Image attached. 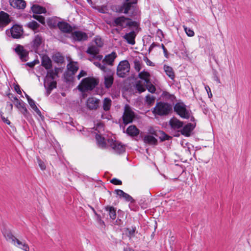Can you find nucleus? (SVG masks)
<instances>
[{
  "label": "nucleus",
  "instance_id": "f257e3e1",
  "mask_svg": "<svg viewBox=\"0 0 251 251\" xmlns=\"http://www.w3.org/2000/svg\"><path fill=\"white\" fill-rule=\"evenodd\" d=\"M2 233L6 240L15 247L24 251H29V247L25 241H22L17 239L12 233L9 228L4 227Z\"/></svg>",
  "mask_w": 251,
  "mask_h": 251
},
{
  "label": "nucleus",
  "instance_id": "f03ea898",
  "mask_svg": "<svg viewBox=\"0 0 251 251\" xmlns=\"http://www.w3.org/2000/svg\"><path fill=\"white\" fill-rule=\"evenodd\" d=\"M111 25L118 27L120 30L127 27H136L138 26L137 23L132 21L130 19L126 18L124 16L114 18L111 23Z\"/></svg>",
  "mask_w": 251,
  "mask_h": 251
},
{
  "label": "nucleus",
  "instance_id": "7ed1b4c3",
  "mask_svg": "<svg viewBox=\"0 0 251 251\" xmlns=\"http://www.w3.org/2000/svg\"><path fill=\"white\" fill-rule=\"evenodd\" d=\"M98 81L93 77H87L84 78L81 83L78 85V89L80 91L85 92L92 90L98 84Z\"/></svg>",
  "mask_w": 251,
  "mask_h": 251
},
{
  "label": "nucleus",
  "instance_id": "20e7f679",
  "mask_svg": "<svg viewBox=\"0 0 251 251\" xmlns=\"http://www.w3.org/2000/svg\"><path fill=\"white\" fill-rule=\"evenodd\" d=\"M172 105L165 102H160L156 104L154 108L153 112L158 115L163 116L167 115L172 110Z\"/></svg>",
  "mask_w": 251,
  "mask_h": 251
},
{
  "label": "nucleus",
  "instance_id": "39448f33",
  "mask_svg": "<svg viewBox=\"0 0 251 251\" xmlns=\"http://www.w3.org/2000/svg\"><path fill=\"white\" fill-rule=\"evenodd\" d=\"M138 76L140 79L144 80V84H143L142 81H138L136 84V88L137 90L140 93H142L146 90V87L144 86V84L149 83L150 81V75L148 72L143 71L139 74Z\"/></svg>",
  "mask_w": 251,
  "mask_h": 251
},
{
  "label": "nucleus",
  "instance_id": "423d86ee",
  "mask_svg": "<svg viewBox=\"0 0 251 251\" xmlns=\"http://www.w3.org/2000/svg\"><path fill=\"white\" fill-rule=\"evenodd\" d=\"M130 71V65L128 61H121L117 68V75L120 77H124Z\"/></svg>",
  "mask_w": 251,
  "mask_h": 251
},
{
  "label": "nucleus",
  "instance_id": "0eeeda50",
  "mask_svg": "<svg viewBox=\"0 0 251 251\" xmlns=\"http://www.w3.org/2000/svg\"><path fill=\"white\" fill-rule=\"evenodd\" d=\"M174 110L181 117L189 119L190 117V111L187 109L186 105L181 102L176 103L174 106Z\"/></svg>",
  "mask_w": 251,
  "mask_h": 251
},
{
  "label": "nucleus",
  "instance_id": "6e6552de",
  "mask_svg": "<svg viewBox=\"0 0 251 251\" xmlns=\"http://www.w3.org/2000/svg\"><path fill=\"white\" fill-rule=\"evenodd\" d=\"M108 145L117 153H121L125 151V147L121 143L114 140L112 138H108L107 140Z\"/></svg>",
  "mask_w": 251,
  "mask_h": 251
},
{
  "label": "nucleus",
  "instance_id": "1a4fd4ad",
  "mask_svg": "<svg viewBox=\"0 0 251 251\" xmlns=\"http://www.w3.org/2000/svg\"><path fill=\"white\" fill-rule=\"evenodd\" d=\"M134 118V113L131 108L127 105L125 106V111L123 116L124 124H127L131 123Z\"/></svg>",
  "mask_w": 251,
  "mask_h": 251
},
{
  "label": "nucleus",
  "instance_id": "9d476101",
  "mask_svg": "<svg viewBox=\"0 0 251 251\" xmlns=\"http://www.w3.org/2000/svg\"><path fill=\"white\" fill-rule=\"evenodd\" d=\"M129 0H126V2H125L122 5L119 6L116 9L117 12L127 14L131 8L133 7V4H135L136 0H133L131 2H128Z\"/></svg>",
  "mask_w": 251,
  "mask_h": 251
},
{
  "label": "nucleus",
  "instance_id": "9b49d317",
  "mask_svg": "<svg viewBox=\"0 0 251 251\" xmlns=\"http://www.w3.org/2000/svg\"><path fill=\"white\" fill-rule=\"evenodd\" d=\"M105 73V74L104 75V85L106 88H109L112 86V84L113 83V75L114 73L110 69L108 70L107 71H106Z\"/></svg>",
  "mask_w": 251,
  "mask_h": 251
},
{
  "label": "nucleus",
  "instance_id": "f8f14e48",
  "mask_svg": "<svg viewBox=\"0 0 251 251\" xmlns=\"http://www.w3.org/2000/svg\"><path fill=\"white\" fill-rule=\"evenodd\" d=\"M7 34L10 33L14 38H19L23 34L22 28L17 25H14L9 31H7Z\"/></svg>",
  "mask_w": 251,
  "mask_h": 251
},
{
  "label": "nucleus",
  "instance_id": "ddd939ff",
  "mask_svg": "<svg viewBox=\"0 0 251 251\" xmlns=\"http://www.w3.org/2000/svg\"><path fill=\"white\" fill-rule=\"evenodd\" d=\"M100 100L95 98L91 97L88 99L86 106L90 110L97 109L99 107Z\"/></svg>",
  "mask_w": 251,
  "mask_h": 251
},
{
  "label": "nucleus",
  "instance_id": "4468645a",
  "mask_svg": "<svg viewBox=\"0 0 251 251\" xmlns=\"http://www.w3.org/2000/svg\"><path fill=\"white\" fill-rule=\"evenodd\" d=\"M15 51L19 55L20 59L23 61H27L28 52L24 49L23 46L18 45L15 49Z\"/></svg>",
  "mask_w": 251,
  "mask_h": 251
},
{
  "label": "nucleus",
  "instance_id": "2eb2a0df",
  "mask_svg": "<svg viewBox=\"0 0 251 251\" xmlns=\"http://www.w3.org/2000/svg\"><path fill=\"white\" fill-rule=\"evenodd\" d=\"M86 52L92 55L93 58H96L99 60H100L102 58V56L97 55L99 52V49L97 47L92 46L88 48Z\"/></svg>",
  "mask_w": 251,
  "mask_h": 251
},
{
  "label": "nucleus",
  "instance_id": "dca6fc26",
  "mask_svg": "<svg viewBox=\"0 0 251 251\" xmlns=\"http://www.w3.org/2000/svg\"><path fill=\"white\" fill-rule=\"evenodd\" d=\"M169 125L173 129H178L182 127L183 125L182 122L180 121L176 117L171 118L169 121Z\"/></svg>",
  "mask_w": 251,
  "mask_h": 251
},
{
  "label": "nucleus",
  "instance_id": "f3484780",
  "mask_svg": "<svg viewBox=\"0 0 251 251\" xmlns=\"http://www.w3.org/2000/svg\"><path fill=\"white\" fill-rule=\"evenodd\" d=\"M72 36L74 40L78 41L86 40L88 38L86 33L80 31H76L74 32L73 33H72Z\"/></svg>",
  "mask_w": 251,
  "mask_h": 251
},
{
  "label": "nucleus",
  "instance_id": "a211bd4d",
  "mask_svg": "<svg viewBox=\"0 0 251 251\" xmlns=\"http://www.w3.org/2000/svg\"><path fill=\"white\" fill-rule=\"evenodd\" d=\"M13 103L25 116H27L28 112L22 100H20L18 99Z\"/></svg>",
  "mask_w": 251,
  "mask_h": 251
},
{
  "label": "nucleus",
  "instance_id": "6ab92c4d",
  "mask_svg": "<svg viewBox=\"0 0 251 251\" xmlns=\"http://www.w3.org/2000/svg\"><path fill=\"white\" fill-rule=\"evenodd\" d=\"M9 2L12 7L19 9H24L26 6L25 1L24 0H9Z\"/></svg>",
  "mask_w": 251,
  "mask_h": 251
},
{
  "label": "nucleus",
  "instance_id": "aec40b11",
  "mask_svg": "<svg viewBox=\"0 0 251 251\" xmlns=\"http://www.w3.org/2000/svg\"><path fill=\"white\" fill-rule=\"evenodd\" d=\"M60 69L58 68H55L54 70H50L48 72L47 76L44 81V86H46L47 84L48 79H50L53 80L55 78L56 75L59 73Z\"/></svg>",
  "mask_w": 251,
  "mask_h": 251
},
{
  "label": "nucleus",
  "instance_id": "412c9836",
  "mask_svg": "<svg viewBox=\"0 0 251 251\" xmlns=\"http://www.w3.org/2000/svg\"><path fill=\"white\" fill-rule=\"evenodd\" d=\"M96 139L97 140L98 145L100 148H104L109 146L108 145L107 142V140L108 139H105L104 137H102L100 134L96 133Z\"/></svg>",
  "mask_w": 251,
  "mask_h": 251
},
{
  "label": "nucleus",
  "instance_id": "4be33fe9",
  "mask_svg": "<svg viewBox=\"0 0 251 251\" xmlns=\"http://www.w3.org/2000/svg\"><path fill=\"white\" fill-rule=\"evenodd\" d=\"M57 26L59 29L65 33H70L72 31V27L67 23L64 22H60L57 24Z\"/></svg>",
  "mask_w": 251,
  "mask_h": 251
},
{
  "label": "nucleus",
  "instance_id": "5701e85b",
  "mask_svg": "<svg viewBox=\"0 0 251 251\" xmlns=\"http://www.w3.org/2000/svg\"><path fill=\"white\" fill-rule=\"evenodd\" d=\"M136 35L135 32L133 31L130 32L129 33H126L124 36V38L127 41V42L130 45L135 44V38Z\"/></svg>",
  "mask_w": 251,
  "mask_h": 251
},
{
  "label": "nucleus",
  "instance_id": "b1692460",
  "mask_svg": "<svg viewBox=\"0 0 251 251\" xmlns=\"http://www.w3.org/2000/svg\"><path fill=\"white\" fill-rule=\"evenodd\" d=\"M193 129L194 126L193 124L189 123L185 125L180 130V132L182 135L189 137Z\"/></svg>",
  "mask_w": 251,
  "mask_h": 251
},
{
  "label": "nucleus",
  "instance_id": "393cba45",
  "mask_svg": "<svg viewBox=\"0 0 251 251\" xmlns=\"http://www.w3.org/2000/svg\"><path fill=\"white\" fill-rule=\"evenodd\" d=\"M117 57L116 52H112L110 54L106 55L103 60V62H105L108 65H112L115 59Z\"/></svg>",
  "mask_w": 251,
  "mask_h": 251
},
{
  "label": "nucleus",
  "instance_id": "a878e982",
  "mask_svg": "<svg viewBox=\"0 0 251 251\" xmlns=\"http://www.w3.org/2000/svg\"><path fill=\"white\" fill-rule=\"evenodd\" d=\"M10 23V20L9 18V15L3 12H0V25L2 26H5Z\"/></svg>",
  "mask_w": 251,
  "mask_h": 251
},
{
  "label": "nucleus",
  "instance_id": "bb28decb",
  "mask_svg": "<svg viewBox=\"0 0 251 251\" xmlns=\"http://www.w3.org/2000/svg\"><path fill=\"white\" fill-rule=\"evenodd\" d=\"M116 194L121 198L124 199L127 201H133L132 198L128 194L126 193L123 190L117 189L115 190Z\"/></svg>",
  "mask_w": 251,
  "mask_h": 251
},
{
  "label": "nucleus",
  "instance_id": "cd10ccee",
  "mask_svg": "<svg viewBox=\"0 0 251 251\" xmlns=\"http://www.w3.org/2000/svg\"><path fill=\"white\" fill-rule=\"evenodd\" d=\"M68 70L71 73L72 75H74L78 69V65L76 62L70 61L67 65Z\"/></svg>",
  "mask_w": 251,
  "mask_h": 251
},
{
  "label": "nucleus",
  "instance_id": "c85d7f7f",
  "mask_svg": "<svg viewBox=\"0 0 251 251\" xmlns=\"http://www.w3.org/2000/svg\"><path fill=\"white\" fill-rule=\"evenodd\" d=\"M126 133L131 136H135L138 135L139 130L135 126L132 125L127 128Z\"/></svg>",
  "mask_w": 251,
  "mask_h": 251
},
{
  "label": "nucleus",
  "instance_id": "c756f323",
  "mask_svg": "<svg viewBox=\"0 0 251 251\" xmlns=\"http://www.w3.org/2000/svg\"><path fill=\"white\" fill-rule=\"evenodd\" d=\"M32 11L34 13L41 14L44 13L46 12V9L39 5H33L31 7Z\"/></svg>",
  "mask_w": 251,
  "mask_h": 251
},
{
  "label": "nucleus",
  "instance_id": "7c9ffc66",
  "mask_svg": "<svg viewBox=\"0 0 251 251\" xmlns=\"http://www.w3.org/2000/svg\"><path fill=\"white\" fill-rule=\"evenodd\" d=\"M164 70L166 75L171 79H174L175 77V74L173 69L172 67L165 65L164 66Z\"/></svg>",
  "mask_w": 251,
  "mask_h": 251
},
{
  "label": "nucleus",
  "instance_id": "2f4dec72",
  "mask_svg": "<svg viewBox=\"0 0 251 251\" xmlns=\"http://www.w3.org/2000/svg\"><path fill=\"white\" fill-rule=\"evenodd\" d=\"M42 65L46 69H49L51 66V61L48 56H44L42 58Z\"/></svg>",
  "mask_w": 251,
  "mask_h": 251
},
{
  "label": "nucleus",
  "instance_id": "473e14b6",
  "mask_svg": "<svg viewBox=\"0 0 251 251\" xmlns=\"http://www.w3.org/2000/svg\"><path fill=\"white\" fill-rule=\"evenodd\" d=\"M144 142L150 145H155L157 143V140L151 135H146L144 138Z\"/></svg>",
  "mask_w": 251,
  "mask_h": 251
},
{
  "label": "nucleus",
  "instance_id": "72a5a7b5",
  "mask_svg": "<svg viewBox=\"0 0 251 251\" xmlns=\"http://www.w3.org/2000/svg\"><path fill=\"white\" fill-rule=\"evenodd\" d=\"M111 100L108 98H106L103 100L102 108L104 111H108L111 106Z\"/></svg>",
  "mask_w": 251,
  "mask_h": 251
},
{
  "label": "nucleus",
  "instance_id": "f704fd0d",
  "mask_svg": "<svg viewBox=\"0 0 251 251\" xmlns=\"http://www.w3.org/2000/svg\"><path fill=\"white\" fill-rule=\"evenodd\" d=\"M28 102L30 107L34 110V111L40 117L41 116V113L38 108L35 104V101L31 99H28L27 100Z\"/></svg>",
  "mask_w": 251,
  "mask_h": 251
},
{
  "label": "nucleus",
  "instance_id": "c9c22d12",
  "mask_svg": "<svg viewBox=\"0 0 251 251\" xmlns=\"http://www.w3.org/2000/svg\"><path fill=\"white\" fill-rule=\"evenodd\" d=\"M106 210L108 212L110 218L112 220H115L116 218V210L113 207L107 206L106 207Z\"/></svg>",
  "mask_w": 251,
  "mask_h": 251
},
{
  "label": "nucleus",
  "instance_id": "e433bc0d",
  "mask_svg": "<svg viewBox=\"0 0 251 251\" xmlns=\"http://www.w3.org/2000/svg\"><path fill=\"white\" fill-rule=\"evenodd\" d=\"M33 42L34 47L35 48H38L42 43V38L39 35H36Z\"/></svg>",
  "mask_w": 251,
  "mask_h": 251
},
{
  "label": "nucleus",
  "instance_id": "4c0bfd02",
  "mask_svg": "<svg viewBox=\"0 0 251 251\" xmlns=\"http://www.w3.org/2000/svg\"><path fill=\"white\" fill-rule=\"evenodd\" d=\"M145 85L149 92H150L151 93H153L155 92L156 90L155 87L151 83L150 81L149 82V83L144 84V86Z\"/></svg>",
  "mask_w": 251,
  "mask_h": 251
},
{
  "label": "nucleus",
  "instance_id": "58836bf2",
  "mask_svg": "<svg viewBox=\"0 0 251 251\" xmlns=\"http://www.w3.org/2000/svg\"><path fill=\"white\" fill-rule=\"evenodd\" d=\"M134 68L137 72H139L142 68V64L141 62L137 59L134 60Z\"/></svg>",
  "mask_w": 251,
  "mask_h": 251
},
{
  "label": "nucleus",
  "instance_id": "ea45409f",
  "mask_svg": "<svg viewBox=\"0 0 251 251\" xmlns=\"http://www.w3.org/2000/svg\"><path fill=\"white\" fill-rule=\"evenodd\" d=\"M28 27L33 30H36L39 26V25L36 21H32L28 24Z\"/></svg>",
  "mask_w": 251,
  "mask_h": 251
},
{
  "label": "nucleus",
  "instance_id": "a19ab883",
  "mask_svg": "<svg viewBox=\"0 0 251 251\" xmlns=\"http://www.w3.org/2000/svg\"><path fill=\"white\" fill-rule=\"evenodd\" d=\"M56 83L55 81L53 80H50V79H48L47 84L45 87L48 86L50 87V90H52L53 88L56 87Z\"/></svg>",
  "mask_w": 251,
  "mask_h": 251
},
{
  "label": "nucleus",
  "instance_id": "79ce46f5",
  "mask_svg": "<svg viewBox=\"0 0 251 251\" xmlns=\"http://www.w3.org/2000/svg\"><path fill=\"white\" fill-rule=\"evenodd\" d=\"M183 28L187 36L189 37H193L194 36L195 33L191 28H188L185 25H183Z\"/></svg>",
  "mask_w": 251,
  "mask_h": 251
},
{
  "label": "nucleus",
  "instance_id": "37998d69",
  "mask_svg": "<svg viewBox=\"0 0 251 251\" xmlns=\"http://www.w3.org/2000/svg\"><path fill=\"white\" fill-rule=\"evenodd\" d=\"M94 64L98 68H99L101 70L103 71L105 73L106 71H107L108 69H106L105 65L104 64H101V63L97 61H94Z\"/></svg>",
  "mask_w": 251,
  "mask_h": 251
},
{
  "label": "nucleus",
  "instance_id": "c03bdc74",
  "mask_svg": "<svg viewBox=\"0 0 251 251\" xmlns=\"http://www.w3.org/2000/svg\"><path fill=\"white\" fill-rule=\"evenodd\" d=\"M154 100H155V98L153 96H151L150 95H147L146 97V102L149 105H151V104L154 103Z\"/></svg>",
  "mask_w": 251,
  "mask_h": 251
},
{
  "label": "nucleus",
  "instance_id": "a18cd8bd",
  "mask_svg": "<svg viewBox=\"0 0 251 251\" xmlns=\"http://www.w3.org/2000/svg\"><path fill=\"white\" fill-rule=\"evenodd\" d=\"M127 230L128 231V236L131 238L134 236L136 227H132L131 228H127Z\"/></svg>",
  "mask_w": 251,
  "mask_h": 251
},
{
  "label": "nucleus",
  "instance_id": "49530a36",
  "mask_svg": "<svg viewBox=\"0 0 251 251\" xmlns=\"http://www.w3.org/2000/svg\"><path fill=\"white\" fill-rule=\"evenodd\" d=\"M33 17L34 19L38 20L42 24H45V18L43 16L40 15H34Z\"/></svg>",
  "mask_w": 251,
  "mask_h": 251
},
{
  "label": "nucleus",
  "instance_id": "de8ad7c7",
  "mask_svg": "<svg viewBox=\"0 0 251 251\" xmlns=\"http://www.w3.org/2000/svg\"><path fill=\"white\" fill-rule=\"evenodd\" d=\"M95 43L97 46L99 47H101L103 45V42L101 39V38L99 37H97L95 39Z\"/></svg>",
  "mask_w": 251,
  "mask_h": 251
},
{
  "label": "nucleus",
  "instance_id": "09e8293b",
  "mask_svg": "<svg viewBox=\"0 0 251 251\" xmlns=\"http://www.w3.org/2000/svg\"><path fill=\"white\" fill-rule=\"evenodd\" d=\"M7 97L9 99V100L12 102L13 103L18 98L16 97H15L13 94H9L7 95Z\"/></svg>",
  "mask_w": 251,
  "mask_h": 251
},
{
  "label": "nucleus",
  "instance_id": "8fccbe9b",
  "mask_svg": "<svg viewBox=\"0 0 251 251\" xmlns=\"http://www.w3.org/2000/svg\"><path fill=\"white\" fill-rule=\"evenodd\" d=\"M6 109L9 113H11L13 109V104L11 102H7Z\"/></svg>",
  "mask_w": 251,
  "mask_h": 251
},
{
  "label": "nucleus",
  "instance_id": "3c124183",
  "mask_svg": "<svg viewBox=\"0 0 251 251\" xmlns=\"http://www.w3.org/2000/svg\"><path fill=\"white\" fill-rule=\"evenodd\" d=\"M110 182L115 185H121L122 181L117 178H113L111 180Z\"/></svg>",
  "mask_w": 251,
  "mask_h": 251
},
{
  "label": "nucleus",
  "instance_id": "603ef678",
  "mask_svg": "<svg viewBox=\"0 0 251 251\" xmlns=\"http://www.w3.org/2000/svg\"><path fill=\"white\" fill-rule=\"evenodd\" d=\"M38 162L42 170H44L46 169V165L43 161L41 160H38Z\"/></svg>",
  "mask_w": 251,
  "mask_h": 251
},
{
  "label": "nucleus",
  "instance_id": "864d4df0",
  "mask_svg": "<svg viewBox=\"0 0 251 251\" xmlns=\"http://www.w3.org/2000/svg\"><path fill=\"white\" fill-rule=\"evenodd\" d=\"M205 89L208 94V97L210 98H211L212 97V94L211 92L210 87L206 85L205 86Z\"/></svg>",
  "mask_w": 251,
  "mask_h": 251
},
{
  "label": "nucleus",
  "instance_id": "5fc2aeb1",
  "mask_svg": "<svg viewBox=\"0 0 251 251\" xmlns=\"http://www.w3.org/2000/svg\"><path fill=\"white\" fill-rule=\"evenodd\" d=\"M87 75V73L86 72L82 70L80 73L79 74H78V75H77V78L78 79H79L81 77H83V76H86Z\"/></svg>",
  "mask_w": 251,
  "mask_h": 251
},
{
  "label": "nucleus",
  "instance_id": "6e6d98bb",
  "mask_svg": "<svg viewBox=\"0 0 251 251\" xmlns=\"http://www.w3.org/2000/svg\"><path fill=\"white\" fill-rule=\"evenodd\" d=\"M14 88H15V90L17 92L18 94H21L22 93V92L20 90V88L19 86L16 85L15 86Z\"/></svg>",
  "mask_w": 251,
  "mask_h": 251
},
{
  "label": "nucleus",
  "instance_id": "4d7b16f0",
  "mask_svg": "<svg viewBox=\"0 0 251 251\" xmlns=\"http://www.w3.org/2000/svg\"><path fill=\"white\" fill-rule=\"evenodd\" d=\"M1 119L3 122L6 123L8 125L10 124V122L7 119L5 118L3 116H1Z\"/></svg>",
  "mask_w": 251,
  "mask_h": 251
},
{
  "label": "nucleus",
  "instance_id": "13d9d810",
  "mask_svg": "<svg viewBox=\"0 0 251 251\" xmlns=\"http://www.w3.org/2000/svg\"><path fill=\"white\" fill-rule=\"evenodd\" d=\"M123 251H135L133 249L129 247H126L124 249Z\"/></svg>",
  "mask_w": 251,
  "mask_h": 251
},
{
  "label": "nucleus",
  "instance_id": "bf43d9fd",
  "mask_svg": "<svg viewBox=\"0 0 251 251\" xmlns=\"http://www.w3.org/2000/svg\"><path fill=\"white\" fill-rule=\"evenodd\" d=\"M98 222L99 223L100 225V226H101L102 227H104L105 225H104V223L103 221L100 220V221H98Z\"/></svg>",
  "mask_w": 251,
  "mask_h": 251
},
{
  "label": "nucleus",
  "instance_id": "052dcab7",
  "mask_svg": "<svg viewBox=\"0 0 251 251\" xmlns=\"http://www.w3.org/2000/svg\"><path fill=\"white\" fill-rule=\"evenodd\" d=\"M47 87H48L47 88V95H49L50 93L52 90H50V87H49L48 86Z\"/></svg>",
  "mask_w": 251,
  "mask_h": 251
},
{
  "label": "nucleus",
  "instance_id": "680f3d73",
  "mask_svg": "<svg viewBox=\"0 0 251 251\" xmlns=\"http://www.w3.org/2000/svg\"><path fill=\"white\" fill-rule=\"evenodd\" d=\"M103 125L102 124H99L98 125V126L97 127V128H96V130H98V128H100V129H102L103 128Z\"/></svg>",
  "mask_w": 251,
  "mask_h": 251
},
{
  "label": "nucleus",
  "instance_id": "e2e57ef3",
  "mask_svg": "<svg viewBox=\"0 0 251 251\" xmlns=\"http://www.w3.org/2000/svg\"><path fill=\"white\" fill-rule=\"evenodd\" d=\"M27 64L30 67H32L35 65V63L34 62L28 63Z\"/></svg>",
  "mask_w": 251,
  "mask_h": 251
},
{
  "label": "nucleus",
  "instance_id": "0e129e2a",
  "mask_svg": "<svg viewBox=\"0 0 251 251\" xmlns=\"http://www.w3.org/2000/svg\"><path fill=\"white\" fill-rule=\"evenodd\" d=\"M164 53L165 54V55L166 56V54H167V50L166 48H164Z\"/></svg>",
  "mask_w": 251,
  "mask_h": 251
},
{
  "label": "nucleus",
  "instance_id": "69168bd1",
  "mask_svg": "<svg viewBox=\"0 0 251 251\" xmlns=\"http://www.w3.org/2000/svg\"><path fill=\"white\" fill-rule=\"evenodd\" d=\"M25 96L27 99V100H28V99H31L30 97L28 95H27L26 93H25Z\"/></svg>",
  "mask_w": 251,
  "mask_h": 251
},
{
  "label": "nucleus",
  "instance_id": "338daca9",
  "mask_svg": "<svg viewBox=\"0 0 251 251\" xmlns=\"http://www.w3.org/2000/svg\"><path fill=\"white\" fill-rule=\"evenodd\" d=\"M162 48L163 50H164V48H165V47H164V46L163 44H162Z\"/></svg>",
  "mask_w": 251,
  "mask_h": 251
},
{
  "label": "nucleus",
  "instance_id": "774afa93",
  "mask_svg": "<svg viewBox=\"0 0 251 251\" xmlns=\"http://www.w3.org/2000/svg\"><path fill=\"white\" fill-rule=\"evenodd\" d=\"M87 1L88 2H91V0H87Z\"/></svg>",
  "mask_w": 251,
  "mask_h": 251
}]
</instances>
